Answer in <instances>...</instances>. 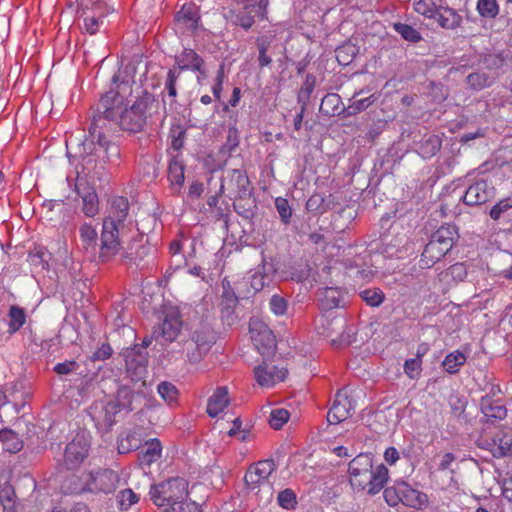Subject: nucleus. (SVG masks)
<instances>
[{"label":"nucleus","mask_w":512,"mask_h":512,"mask_svg":"<svg viewBox=\"0 0 512 512\" xmlns=\"http://www.w3.org/2000/svg\"><path fill=\"white\" fill-rule=\"evenodd\" d=\"M108 203L100 235L99 258L102 262L111 260L121 250L119 233L129 212L128 199L123 196H113Z\"/></svg>","instance_id":"obj_1"},{"label":"nucleus","mask_w":512,"mask_h":512,"mask_svg":"<svg viewBox=\"0 0 512 512\" xmlns=\"http://www.w3.org/2000/svg\"><path fill=\"white\" fill-rule=\"evenodd\" d=\"M116 127H119L116 119H110V117H106V114L96 110L89 128L91 140L83 142L84 151L88 148L93 150L97 156L102 154L107 161L118 160L119 147L111 140Z\"/></svg>","instance_id":"obj_2"},{"label":"nucleus","mask_w":512,"mask_h":512,"mask_svg":"<svg viewBox=\"0 0 512 512\" xmlns=\"http://www.w3.org/2000/svg\"><path fill=\"white\" fill-rule=\"evenodd\" d=\"M350 483L354 488L367 490L368 494L379 493L388 481V469L379 465L373 470L372 458L368 454H359L349 463Z\"/></svg>","instance_id":"obj_3"},{"label":"nucleus","mask_w":512,"mask_h":512,"mask_svg":"<svg viewBox=\"0 0 512 512\" xmlns=\"http://www.w3.org/2000/svg\"><path fill=\"white\" fill-rule=\"evenodd\" d=\"M76 17L82 20L79 28L82 33L95 35L107 22L115 9L102 0H76Z\"/></svg>","instance_id":"obj_4"},{"label":"nucleus","mask_w":512,"mask_h":512,"mask_svg":"<svg viewBox=\"0 0 512 512\" xmlns=\"http://www.w3.org/2000/svg\"><path fill=\"white\" fill-rule=\"evenodd\" d=\"M276 470L274 460H260L251 465L245 473L244 480L247 490L265 502L273 498L271 475Z\"/></svg>","instance_id":"obj_5"},{"label":"nucleus","mask_w":512,"mask_h":512,"mask_svg":"<svg viewBox=\"0 0 512 512\" xmlns=\"http://www.w3.org/2000/svg\"><path fill=\"white\" fill-rule=\"evenodd\" d=\"M457 237L458 233L453 225H443L438 228L421 254L420 267L431 268L453 248Z\"/></svg>","instance_id":"obj_6"},{"label":"nucleus","mask_w":512,"mask_h":512,"mask_svg":"<svg viewBox=\"0 0 512 512\" xmlns=\"http://www.w3.org/2000/svg\"><path fill=\"white\" fill-rule=\"evenodd\" d=\"M113 87L103 95L97 104L96 110L110 119L118 120L127 106V95L131 94V84L129 80L120 81V73L112 78Z\"/></svg>","instance_id":"obj_7"},{"label":"nucleus","mask_w":512,"mask_h":512,"mask_svg":"<svg viewBox=\"0 0 512 512\" xmlns=\"http://www.w3.org/2000/svg\"><path fill=\"white\" fill-rule=\"evenodd\" d=\"M150 497L158 507H169L178 504L188 495V482L182 477H173L157 485L151 486Z\"/></svg>","instance_id":"obj_8"},{"label":"nucleus","mask_w":512,"mask_h":512,"mask_svg":"<svg viewBox=\"0 0 512 512\" xmlns=\"http://www.w3.org/2000/svg\"><path fill=\"white\" fill-rule=\"evenodd\" d=\"M155 105L154 98L145 94L139 97L130 107L128 105L119 117L118 126L126 131L139 132L146 124V120L151 116V110Z\"/></svg>","instance_id":"obj_9"},{"label":"nucleus","mask_w":512,"mask_h":512,"mask_svg":"<svg viewBox=\"0 0 512 512\" xmlns=\"http://www.w3.org/2000/svg\"><path fill=\"white\" fill-rule=\"evenodd\" d=\"M228 192L230 198L235 200L245 199L250 196V180L246 171L240 169H232L226 172L220 185L219 192L223 194Z\"/></svg>","instance_id":"obj_10"},{"label":"nucleus","mask_w":512,"mask_h":512,"mask_svg":"<svg viewBox=\"0 0 512 512\" xmlns=\"http://www.w3.org/2000/svg\"><path fill=\"white\" fill-rule=\"evenodd\" d=\"M249 332L257 351L262 355L274 353L276 338L269 327L260 319L252 318L249 322Z\"/></svg>","instance_id":"obj_11"},{"label":"nucleus","mask_w":512,"mask_h":512,"mask_svg":"<svg viewBox=\"0 0 512 512\" xmlns=\"http://www.w3.org/2000/svg\"><path fill=\"white\" fill-rule=\"evenodd\" d=\"M132 409L120 403L118 399L106 403L97 402L91 407V416L99 426L110 428L116 422V417L122 411L129 412Z\"/></svg>","instance_id":"obj_12"},{"label":"nucleus","mask_w":512,"mask_h":512,"mask_svg":"<svg viewBox=\"0 0 512 512\" xmlns=\"http://www.w3.org/2000/svg\"><path fill=\"white\" fill-rule=\"evenodd\" d=\"M127 373L134 381L141 380L147 372L148 353L144 346L134 345L123 352Z\"/></svg>","instance_id":"obj_13"},{"label":"nucleus","mask_w":512,"mask_h":512,"mask_svg":"<svg viewBox=\"0 0 512 512\" xmlns=\"http://www.w3.org/2000/svg\"><path fill=\"white\" fill-rule=\"evenodd\" d=\"M253 372L256 382L261 387H272L285 380L288 374V370L285 367H279L267 359H264L257 365Z\"/></svg>","instance_id":"obj_14"},{"label":"nucleus","mask_w":512,"mask_h":512,"mask_svg":"<svg viewBox=\"0 0 512 512\" xmlns=\"http://www.w3.org/2000/svg\"><path fill=\"white\" fill-rule=\"evenodd\" d=\"M182 329L181 315L176 309H169L164 314L162 324L153 331V337L164 342H173Z\"/></svg>","instance_id":"obj_15"},{"label":"nucleus","mask_w":512,"mask_h":512,"mask_svg":"<svg viewBox=\"0 0 512 512\" xmlns=\"http://www.w3.org/2000/svg\"><path fill=\"white\" fill-rule=\"evenodd\" d=\"M495 195L494 186L486 180L479 179L468 186L463 202L468 206L482 205Z\"/></svg>","instance_id":"obj_16"},{"label":"nucleus","mask_w":512,"mask_h":512,"mask_svg":"<svg viewBox=\"0 0 512 512\" xmlns=\"http://www.w3.org/2000/svg\"><path fill=\"white\" fill-rule=\"evenodd\" d=\"M89 444L83 435L76 437L66 446L64 462L68 469L80 465L88 455Z\"/></svg>","instance_id":"obj_17"},{"label":"nucleus","mask_w":512,"mask_h":512,"mask_svg":"<svg viewBox=\"0 0 512 512\" xmlns=\"http://www.w3.org/2000/svg\"><path fill=\"white\" fill-rule=\"evenodd\" d=\"M91 481L88 483V490L92 492L111 493L118 485L119 477L116 472L110 469L98 470L90 474Z\"/></svg>","instance_id":"obj_18"},{"label":"nucleus","mask_w":512,"mask_h":512,"mask_svg":"<svg viewBox=\"0 0 512 512\" xmlns=\"http://www.w3.org/2000/svg\"><path fill=\"white\" fill-rule=\"evenodd\" d=\"M354 409L351 400L342 390L338 391L332 407L327 413V421L331 425H336L346 420Z\"/></svg>","instance_id":"obj_19"},{"label":"nucleus","mask_w":512,"mask_h":512,"mask_svg":"<svg viewBox=\"0 0 512 512\" xmlns=\"http://www.w3.org/2000/svg\"><path fill=\"white\" fill-rule=\"evenodd\" d=\"M78 195L82 198V211L85 216L93 218L99 213V200L95 189L87 183L76 184Z\"/></svg>","instance_id":"obj_20"},{"label":"nucleus","mask_w":512,"mask_h":512,"mask_svg":"<svg viewBox=\"0 0 512 512\" xmlns=\"http://www.w3.org/2000/svg\"><path fill=\"white\" fill-rule=\"evenodd\" d=\"M175 61L177 65L175 69L180 72L184 70H192L205 75L204 60L193 49L184 48V50L176 56Z\"/></svg>","instance_id":"obj_21"},{"label":"nucleus","mask_w":512,"mask_h":512,"mask_svg":"<svg viewBox=\"0 0 512 512\" xmlns=\"http://www.w3.org/2000/svg\"><path fill=\"white\" fill-rule=\"evenodd\" d=\"M433 19L445 30H456L463 23L462 16L455 9L448 6H439L436 18Z\"/></svg>","instance_id":"obj_22"},{"label":"nucleus","mask_w":512,"mask_h":512,"mask_svg":"<svg viewBox=\"0 0 512 512\" xmlns=\"http://www.w3.org/2000/svg\"><path fill=\"white\" fill-rule=\"evenodd\" d=\"M490 451L496 458L512 453V429L500 430L490 443Z\"/></svg>","instance_id":"obj_23"},{"label":"nucleus","mask_w":512,"mask_h":512,"mask_svg":"<svg viewBox=\"0 0 512 512\" xmlns=\"http://www.w3.org/2000/svg\"><path fill=\"white\" fill-rule=\"evenodd\" d=\"M191 341L198 351V355L195 358H201L215 342V336L209 327L201 326L192 332Z\"/></svg>","instance_id":"obj_24"},{"label":"nucleus","mask_w":512,"mask_h":512,"mask_svg":"<svg viewBox=\"0 0 512 512\" xmlns=\"http://www.w3.org/2000/svg\"><path fill=\"white\" fill-rule=\"evenodd\" d=\"M230 403L227 387H218L208 399L207 413L210 417H216L224 411Z\"/></svg>","instance_id":"obj_25"},{"label":"nucleus","mask_w":512,"mask_h":512,"mask_svg":"<svg viewBox=\"0 0 512 512\" xmlns=\"http://www.w3.org/2000/svg\"><path fill=\"white\" fill-rule=\"evenodd\" d=\"M81 247L86 252L95 255L98 248V233L91 223L84 222L79 227Z\"/></svg>","instance_id":"obj_26"},{"label":"nucleus","mask_w":512,"mask_h":512,"mask_svg":"<svg viewBox=\"0 0 512 512\" xmlns=\"http://www.w3.org/2000/svg\"><path fill=\"white\" fill-rule=\"evenodd\" d=\"M184 170L185 165L183 159L179 155L173 156L168 165V180L171 185L177 187L178 191L185 180Z\"/></svg>","instance_id":"obj_27"},{"label":"nucleus","mask_w":512,"mask_h":512,"mask_svg":"<svg viewBox=\"0 0 512 512\" xmlns=\"http://www.w3.org/2000/svg\"><path fill=\"white\" fill-rule=\"evenodd\" d=\"M162 453V445L157 438L145 442L144 448L140 453V463L142 465L150 466L156 462Z\"/></svg>","instance_id":"obj_28"},{"label":"nucleus","mask_w":512,"mask_h":512,"mask_svg":"<svg viewBox=\"0 0 512 512\" xmlns=\"http://www.w3.org/2000/svg\"><path fill=\"white\" fill-rule=\"evenodd\" d=\"M177 23L185 26L186 29L195 30L198 26L199 16L192 4H185L175 15Z\"/></svg>","instance_id":"obj_29"},{"label":"nucleus","mask_w":512,"mask_h":512,"mask_svg":"<svg viewBox=\"0 0 512 512\" xmlns=\"http://www.w3.org/2000/svg\"><path fill=\"white\" fill-rule=\"evenodd\" d=\"M23 448V442L12 430L0 431V450L9 453H17Z\"/></svg>","instance_id":"obj_30"},{"label":"nucleus","mask_w":512,"mask_h":512,"mask_svg":"<svg viewBox=\"0 0 512 512\" xmlns=\"http://www.w3.org/2000/svg\"><path fill=\"white\" fill-rule=\"evenodd\" d=\"M426 500V495L424 493L412 489L406 484L401 486V502L404 505L412 508H421Z\"/></svg>","instance_id":"obj_31"},{"label":"nucleus","mask_w":512,"mask_h":512,"mask_svg":"<svg viewBox=\"0 0 512 512\" xmlns=\"http://www.w3.org/2000/svg\"><path fill=\"white\" fill-rule=\"evenodd\" d=\"M319 301L321 305L326 310H331L337 308L341 302V291L338 288L334 287H325L320 289L319 293Z\"/></svg>","instance_id":"obj_32"},{"label":"nucleus","mask_w":512,"mask_h":512,"mask_svg":"<svg viewBox=\"0 0 512 512\" xmlns=\"http://www.w3.org/2000/svg\"><path fill=\"white\" fill-rule=\"evenodd\" d=\"M466 360L467 356L463 352L454 350L445 356L442 366L447 373L455 374L465 364Z\"/></svg>","instance_id":"obj_33"},{"label":"nucleus","mask_w":512,"mask_h":512,"mask_svg":"<svg viewBox=\"0 0 512 512\" xmlns=\"http://www.w3.org/2000/svg\"><path fill=\"white\" fill-rule=\"evenodd\" d=\"M9 333L13 334L19 331L26 322V314L23 308L11 306L9 309Z\"/></svg>","instance_id":"obj_34"},{"label":"nucleus","mask_w":512,"mask_h":512,"mask_svg":"<svg viewBox=\"0 0 512 512\" xmlns=\"http://www.w3.org/2000/svg\"><path fill=\"white\" fill-rule=\"evenodd\" d=\"M441 145L442 141L439 136L430 135L421 143L420 154L423 158H431L440 150Z\"/></svg>","instance_id":"obj_35"},{"label":"nucleus","mask_w":512,"mask_h":512,"mask_svg":"<svg viewBox=\"0 0 512 512\" xmlns=\"http://www.w3.org/2000/svg\"><path fill=\"white\" fill-rule=\"evenodd\" d=\"M511 197H506L499 200L495 205L492 206L489 212V216L494 221L505 219L509 221V210L511 208Z\"/></svg>","instance_id":"obj_36"},{"label":"nucleus","mask_w":512,"mask_h":512,"mask_svg":"<svg viewBox=\"0 0 512 512\" xmlns=\"http://www.w3.org/2000/svg\"><path fill=\"white\" fill-rule=\"evenodd\" d=\"M425 351L418 349L416 357L407 359L404 363V372L410 379H417L422 371V357Z\"/></svg>","instance_id":"obj_37"},{"label":"nucleus","mask_w":512,"mask_h":512,"mask_svg":"<svg viewBox=\"0 0 512 512\" xmlns=\"http://www.w3.org/2000/svg\"><path fill=\"white\" fill-rule=\"evenodd\" d=\"M238 4H242L244 10L254 11L261 18H267L268 0H235Z\"/></svg>","instance_id":"obj_38"},{"label":"nucleus","mask_w":512,"mask_h":512,"mask_svg":"<svg viewBox=\"0 0 512 512\" xmlns=\"http://www.w3.org/2000/svg\"><path fill=\"white\" fill-rule=\"evenodd\" d=\"M476 10L483 18L494 19L499 14V6L496 0H478Z\"/></svg>","instance_id":"obj_39"},{"label":"nucleus","mask_w":512,"mask_h":512,"mask_svg":"<svg viewBox=\"0 0 512 512\" xmlns=\"http://www.w3.org/2000/svg\"><path fill=\"white\" fill-rule=\"evenodd\" d=\"M439 6L436 5L434 0H416L414 2V10L428 19L436 18Z\"/></svg>","instance_id":"obj_40"},{"label":"nucleus","mask_w":512,"mask_h":512,"mask_svg":"<svg viewBox=\"0 0 512 512\" xmlns=\"http://www.w3.org/2000/svg\"><path fill=\"white\" fill-rule=\"evenodd\" d=\"M361 299L371 307L380 306L384 299L385 295L380 288H369L360 292Z\"/></svg>","instance_id":"obj_41"},{"label":"nucleus","mask_w":512,"mask_h":512,"mask_svg":"<svg viewBox=\"0 0 512 512\" xmlns=\"http://www.w3.org/2000/svg\"><path fill=\"white\" fill-rule=\"evenodd\" d=\"M482 411L487 418L502 420L507 415L506 407L499 401H492L482 406Z\"/></svg>","instance_id":"obj_42"},{"label":"nucleus","mask_w":512,"mask_h":512,"mask_svg":"<svg viewBox=\"0 0 512 512\" xmlns=\"http://www.w3.org/2000/svg\"><path fill=\"white\" fill-rule=\"evenodd\" d=\"M157 391L161 398L168 404L176 402L178 398V389L170 382L163 381L158 384Z\"/></svg>","instance_id":"obj_43"},{"label":"nucleus","mask_w":512,"mask_h":512,"mask_svg":"<svg viewBox=\"0 0 512 512\" xmlns=\"http://www.w3.org/2000/svg\"><path fill=\"white\" fill-rule=\"evenodd\" d=\"M277 502L283 509H293L297 504L296 493L290 488L284 489L278 493Z\"/></svg>","instance_id":"obj_44"},{"label":"nucleus","mask_w":512,"mask_h":512,"mask_svg":"<svg viewBox=\"0 0 512 512\" xmlns=\"http://www.w3.org/2000/svg\"><path fill=\"white\" fill-rule=\"evenodd\" d=\"M0 503L5 510H11L15 504V492L13 487L4 483L0 486Z\"/></svg>","instance_id":"obj_45"},{"label":"nucleus","mask_w":512,"mask_h":512,"mask_svg":"<svg viewBox=\"0 0 512 512\" xmlns=\"http://www.w3.org/2000/svg\"><path fill=\"white\" fill-rule=\"evenodd\" d=\"M289 412L283 408L273 409L270 413L269 424L272 428L279 430L289 420Z\"/></svg>","instance_id":"obj_46"},{"label":"nucleus","mask_w":512,"mask_h":512,"mask_svg":"<svg viewBox=\"0 0 512 512\" xmlns=\"http://www.w3.org/2000/svg\"><path fill=\"white\" fill-rule=\"evenodd\" d=\"M394 28L405 40L410 42L417 43L422 39L421 34L410 25L396 23Z\"/></svg>","instance_id":"obj_47"},{"label":"nucleus","mask_w":512,"mask_h":512,"mask_svg":"<svg viewBox=\"0 0 512 512\" xmlns=\"http://www.w3.org/2000/svg\"><path fill=\"white\" fill-rule=\"evenodd\" d=\"M467 83L475 90H481L490 85L489 77L484 73L469 74L467 76Z\"/></svg>","instance_id":"obj_48"},{"label":"nucleus","mask_w":512,"mask_h":512,"mask_svg":"<svg viewBox=\"0 0 512 512\" xmlns=\"http://www.w3.org/2000/svg\"><path fill=\"white\" fill-rule=\"evenodd\" d=\"M181 73L182 72H180L179 70L173 68L169 70L167 74L165 89L167 90L169 97L173 99L177 96L176 85L181 76Z\"/></svg>","instance_id":"obj_49"},{"label":"nucleus","mask_w":512,"mask_h":512,"mask_svg":"<svg viewBox=\"0 0 512 512\" xmlns=\"http://www.w3.org/2000/svg\"><path fill=\"white\" fill-rule=\"evenodd\" d=\"M275 206H276V209L279 213L281 220L285 224L289 223L291 215H292V211H291V208L289 206L287 199L282 198V197H277L275 199Z\"/></svg>","instance_id":"obj_50"},{"label":"nucleus","mask_w":512,"mask_h":512,"mask_svg":"<svg viewBox=\"0 0 512 512\" xmlns=\"http://www.w3.org/2000/svg\"><path fill=\"white\" fill-rule=\"evenodd\" d=\"M138 500V496L131 489H125L119 494V504L121 509L127 510L133 504H136Z\"/></svg>","instance_id":"obj_51"},{"label":"nucleus","mask_w":512,"mask_h":512,"mask_svg":"<svg viewBox=\"0 0 512 512\" xmlns=\"http://www.w3.org/2000/svg\"><path fill=\"white\" fill-rule=\"evenodd\" d=\"M185 130L181 127H173L171 129L170 135H171V147L179 151L183 145H184V139H185Z\"/></svg>","instance_id":"obj_52"},{"label":"nucleus","mask_w":512,"mask_h":512,"mask_svg":"<svg viewBox=\"0 0 512 512\" xmlns=\"http://www.w3.org/2000/svg\"><path fill=\"white\" fill-rule=\"evenodd\" d=\"M383 496L389 506L395 507L401 502V487L399 489L388 487L384 490Z\"/></svg>","instance_id":"obj_53"},{"label":"nucleus","mask_w":512,"mask_h":512,"mask_svg":"<svg viewBox=\"0 0 512 512\" xmlns=\"http://www.w3.org/2000/svg\"><path fill=\"white\" fill-rule=\"evenodd\" d=\"M167 512H202L200 506L194 501L181 500Z\"/></svg>","instance_id":"obj_54"},{"label":"nucleus","mask_w":512,"mask_h":512,"mask_svg":"<svg viewBox=\"0 0 512 512\" xmlns=\"http://www.w3.org/2000/svg\"><path fill=\"white\" fill-rule=\"evenodd\" d=\"M224 78H225L224 67L220 66V68L218 69L217 74L215 76L214 83L211 87V91H212L215 99H217V100H220V98H221Z\"/></svg>","instance_id":"obj_55"},{"label":"nucleus","mask_w":512,"mask_h":512,"mask_svg":"<svg viewBox=\"0 0 512 512\" xmlns=\"http://www.w3.org/2000/svg\"><path fill=\"white\" fill-rule=\"evenodd\" d=\"M447 274L450 275L455 281H463L467 276V269L465 264L455 263L448 268Z\"/></svg>","instance_id":"obj_56"},{"label":"nucleus","mask_w":512,"mask_h":512,"mask_svg":"<svg viewBox=\"0 0 512 512\" xmlns=\"http://www.w3.org/2000/svg\"><path fill=\"white\" fill-rule=\"evenodd\" d=\"M354 49L351 46H342L336 50V57L340 64L347 65L351 62Z\"/></svg>","instance_id":"obj_57"},{"label":"nucleus","mask_w":512,"mask_h":512,"mask_svg":"<svg viewBox=\"0 0 512 512\" xmlns=\"http://www.w3.org/2000/svg\"><path fill=\"white\" fill-rule=\"evenodd\" d=\"M244 13H239L236 16V24L244 28L245 30L250 29L255 23L254 16L251 15V10H245Z\"/></svg>","instance_id":"obj_58"},{"label":"nucleus","mask_w":512,"mask_h":512,"mask_svg":"<svg viewBox=\"0 0 512 512\" xmlns=\"http://www.w3.org/2000/svg\"><path fill=\"white\" fill-rule=\"evenodd\" d=\"M270 309L276 315H283L286 312V301L277 295H274L270 300Z\"/></svg>","instance_id":"obj_59"},{"label":"nucleus","mask_w":512,"mask_h":512,"mask_svg":"<svg viewBox=\"0 0 512 512\" xmlns=\"http://www.w3.org/2000/svg\"><path fill=\"white\" fill-rule=\"evenodd\" d=\"M374 102V96L371 95L369 97L358 99L353 101V103L349 106V109L352 110L351 113H358L366 108H368Z\"/></svg>","instance_id":"obj_60"},{"label":"nucleus","mask_w":512,"mask_h":512,"mask_svg":"<svg viewBox=\"0 0 512 512\" xmlns=\"http://www.w3.org/2000/svg\"><path fill=\"white\" fill-rule=\"evenodd\" d=\"M112 355V348L109 344H102L101 347H99L92 356V360L94 361H104L108 358H110Z\"/></svg>","instance_id":"obj_61"},{"label":"nucleus","mask_w":512,"mask_h":512,"mask_svg":"<svg viewBox=\"0 0 512 512\" xmlns=\"http://www.w3.org/2000/svg\"><path fill=\"white\" fill-rule=\"evenodd\" d=\"M77 367V363L75 361H65L61 363H57L54 366V371L59 375H66L73 371Z\"/></svg>","instance_id":"obj_62"},{"label":"nucleus","mask_w":512,"mask_h":512,"mask_svg":"<svg viewBox=\"0 0 512 512\" xmlns=\"http://www.w3.org/2000/svg\"><path fill=\"white\" fill-rule=\"evenodd\" d=\"M399 458V452L395 447H388L384 452V459L389 465H394Z\"/></svg>","instance_id":"obj_63"},{"label":"nucleus","mask_w":512,"mask_h":512,"mask_svg":"<svg viewBox=\"0 0 512 512\" xmlns=\"http://www.w3.org/2000/svg\"><path fill=\"white\" fill-rule=\"evenodd\" d=\"M502 496L512 502V477L505 479L502 483Z\"/></svg>","instance_id":"obj_64"}]
</instances>
